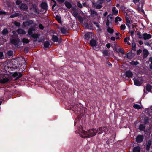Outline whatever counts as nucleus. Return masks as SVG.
Returning <instances> with one entry per match:
<instances>
[{"label": "nucleus", "mask_w": 152, "mask_h": 152, "mask_svg": "<svg viewBox=\"0 0 152 152\" xmlns=\"http://www.w3.org/2000/svg\"><path fill=\"white\" fill-rule=\"evenodd\" d=\"M103 2V0H98V3L101 4Z\"/></svg>", "instance_id": "obj_58"}, {"label": "nucleus", "mask_w": 152, "mask_h": 152, "mask_svg": "<svg viewBox=\"0 0 152 152\" xmlns=\"http://www.w3.org/2000/svg\"><path fill=\"white\" fill-rule=\"evenodd\" d=\"M34 28H31L29 29L28 31V34L29 35H32L33 33V31H34Z\"/></svg>", "instance_id": "obj_27"}, {"label": "nucleus", "mask_w": 152, "mask_h": 152, "mask_svg": "<svg viewBox=\"0 0 152 152\" xmlns=\"http://www.w3.org/2000/svg\"><path fill=\"white\" fill-rule=\"evenodd\" d=\"M130 64L132 65H136L138 64V63L137 61H132L130 62Z\"/></svg>", "instance_id": "obj_34"}, {"label": "nucleus", "mask_w": 152, "mask_h": 152, "mask_svg": "<svg viewBox=\"0 0 152 152\" xmlns=\"http://www.w3.org/2000/svg\"><path fill=\"white\" fill-rule=\"evenodd\" d=\"M125 73L126 77L128 78H132L133 75V74L132 72L130 70L126 71Z\"/></svg>", "instance_id": "obj_7"}, {"label": "nucleus", "mask_w": 152, "mask_h": 152, "mask_svg": "<svg viewBox=\"0 0 152 152\" xmlns=\"http://www.w3.org/2000/svg\"><path fill=\"white\" fill-rule=\"evenodd\" d=\"M44 47L45 48H49L50 47V43L48 41H45L44 43Z\"/></svg>", "instance_id": "obj_23"}, {"label": "nucleus", "mask_w": 152, "mask_h": 152, "mask_svg": "<svg viewBox=\"0 0 152 152\" xmlns=\"http://www.w3.org/2000/svg\"><path fill=\"white\" fill-rule=\"evenodd\" d=\"M116 8L115 7H114L112 9L113 14L115 15H116L118 12V10H116Z\"/></svg>", "instance_id": "obj_24"}, {"label": "nucleus", "mask_w": 152, "mask_h": 152, "mask_svg": "<svg viewBox=\"0 0 152 152\" xmlns=\"http://www.w3.org/2000/svg\"><path fill=\"white\" fill-rule=\"evenodd\" d=\"M144 137L142 135H138L136 138V141L138 143H140L143 140Z\"/></svg>", "instance_id": "obj_4"}, {"label": "nucleus", "mask_w": 152, "mask_h": 152, "mask_svg": "<svg viewBox=\"0 0 152 152\" xmlns=\"http://www.w3.org/2000/svg\"><path fill=\"white\" fill-rule=\"evenodd\" d=\"M31 37L34 38H37L38 37V35L37 34H34L32 35Z\"/></svg>", "instance_id": "obj_44"}, {"label": "nucleus", "mask_w": 152, "mask_h": 152, "mask_svg": "<svg viewBox=\"0 0 152 152\" xmlns=\"http://www.w3.org/2000/svg\"><path fill=\"white\" fill-rule=\"evenodd\" d=\"M136 46V44H135V43L133 42L132 43L131 48L132 50H133L134 51H135V50H136V49H135Z\"/></svg>", "instance_id": "obj_32"}, {"label": "nucleus", "mask_w": 152, "mask_h": 152, "mask_svg": "<svg viewBox=\"0 0 152 152\" xmlns=\"http://www.w3.org/2000/svg\"><path fill=\"white\" fill-rule=\"evenodd\" d=\"M152 87L148 83L146 85V86L145 87V89L146 91L148 92H151V90L152 89Z\"/></svg>", "instance_id": "obj_13"}, {"label": "nucleus", "mask_w": 152, "mask_h": 152, "mask_svg": "<svg viewBox=\"0 0 152 152\" xmlns=\"http://www.w3.org/2000/svg\"><path fill=\"white\" fill-rule=\"evenodd\" d=\"M33 22L31 20H29L27 21L23 22V24L25 27H26L27 26H29L30 24L33 23Z\"/></svg>", "instance_id": "obj_11"}, {"label": "nucleus", "mask_w": 152, "mask_h": 152, "mask_svg": "<svg viewBox=\"0 0 152 152\" xmlns=\"http://www.w3.org/2000/svg\"><path fill=\"white\" fill-rule=\"evenodd\" d=\"M142 37L145 40H146L151 38V35L150 34H148L147 33H144L142 34Z\"/></svg>", "instance_id": "obj_8"}, {"label": "nucleus", "mask_w": 152, "mask_h": 152, "mask_svg": "<svg viewBox=\"0 0 152 152\" xmlns=\"http://www.w3.org/2000/svg\"><path fill=\"white\" fill-rule=\"evenodd\" d=\"M39 27L40 29H42V30L44 28V27L43 26V25L41 24H39Z\"/></svg>", "instance_id": "obj_57"}, {"label": "nucleus", "mask_w": 152, "mask_h": 152, "mask_svg": "<svg viewBox=\"0 0 152 152\" xmlns=\"http://www.w3.org/2000/svg\"><path fill=\"white\" fill-rule=\"evenodd\" d=\"M107 64L108 65V66L110 67H111L112 66V65L111 63L110 62L107 61Z\"/></svg>", "instance_id": "obj_50"}, {"label": "nucleus", "mask_w": 152, "mask_h": 152, "mask_svg": "<svg viewBox=\"0 0 152 152\" xmlns=\"http://www.w3.org/2000/svg\"><path fill=\"white\" fill-rule=\"evenodd\" d=\"M149 118L148 117H145L144 119V123L145 124H147L149 123Z\"/></svg>", "instance_id": "obj_20"}, {"label": "nucleus", "mask_w": 152, "mask_h": 152, "mask_svg": "<svg viewBox=\"0 0 152 152\" xmlns=\"http://www.w3.org/2000/svg\"><path fill=\"white\" fill-rule=\"evenodd\" d=\"M151 144V141L149 140L148 141L147 144L146 146V150L148 151L150 149Z\"/></svg>", "instance_id": "obj_18"}, {"label": "nucleus", "mask_w": 152, "mask_h": 152, "mask_svg": "<svg viewBox=\"0 0 152 152\" xmlns=\"http://www.w3.org/2000/svg\"><path fill=\"white\" fill-rule=\"evenodd\" d=\"M133 106L134 108L136 109H139L141 108L140 106L137 104H134Z\"/></svg>", "instance_id": "obj_28"}, {"label": "nucleus", "mask_w": 152, "mask_h": 152, "mask_svg": "<svg viewBox=\"0 0 152 152\" xmlns=\"http://www.w3.org/2000/svg\"><path fill=\"white\" fill-rule=\"evenodd\" d=\"M72 14L75 17H76L77 15V13L76 12H74Z\"/></svg>", "instance_id": "obj_62"}, {"label": "nucleus", "mask_w": 152, "mask_h": 152, "mask_svg": "<svg viewBox=\"0 0 152 152\" xmlns=\"http://www.w3.org/2000/svg\"><path fill=\"white\" fill-rule=\"evenodd\" d=\"M90 11L91 12V15L92 17H96L98 15L97 13L94 10H91Z\"/></svg>", "instance_id": "obj_15"}, {"label": "nucleus", "mask_w": 152, "mask_h": 152, "mask_svg": "<svg viewBox=\"0 0 152 152\" xmlns=\"http://www.w3.org/2000/svg\"><path fill=\"white\" fill-rule=\"evenodd\" d=\"M97 43V41L94 39L91 40L90 42V43L91 46L93 47V49L96 50H99L98 48H96Z\"/></svg>", "instance_id": "obj_3"}, {"label": "nucleus", "mask_w": 152, "mask_h": 152, "mask_svg": "<svg viewBox=\"0 0 152 152\" xmlns=\"http://www.w3.org/2000/svg\"><path fill=\"white\" fill-rule=\"evenodd\" d=\"M77 5L80 8H82V5L81 3H80L79 2H77Z\"/></svg>", "instance_id": "obj_47"}, {"label": "nucleus", "mask_w": 152, "mask_h": 152, "mask_svg": "<svg viewBox=\"0 0 152 152\" xmlns=\"http://www.w3.org/2000/svg\"><path fill=\"white\" fill-rule=\"evenodd\" d=\"M110 39H111V40L113 41H114L115 40V38L113 37H111Z\"/></svg>", "instance_id": "obj_60"}, {"label": "nucleus", "mask_w": 152, "mask_h": 152, "mask_svg": "<svg viewBox=\"0 0 152 152\" xmlns=\"http://www.w3.org/2000/svg\"><path fill=\"white\" fill-rule=\"evenodd\" d=\"M143 53L144 56L147 57L149 54V53L146 49H144L143 50Z\"/></svg>", "instance_id": "obj_22"}, {"label": "nucleus", "mask_w": 152, "mask_h": 152, "mask_svg": "<svg viewBox=\"0 0 152 152\" xmlns=\"http://www.w3.org/2000/svg\"><path fill=\"white\" fill-rule=\"evenodd\" d=\"M118 51H119V52L120 53H121L122 54L124 53V50H123L121 48H120L119 49Z\"/></svg>", "instance_id": "obj_51"}, {"label": "nucleus", "mask_w": 152, "mask_h": 152, "mask_svg": "<svg viewBox=\"0 0 152 152\" xmlns=\"http://www.w3.org/2000/svg\"><path fill=\"white\" fill-rule=\"evenodd\" d=\"M106 47H107V48H109L110 47V43L107 44L106 45Z\"/></svg>", "instance_id": "obj_61"}, {"label": "nucleus", "mask_w": 152, "mask_h": 152, "mask_svg": "<svg viewBox=\"0 0 152 152\" xmlns=\"http://www.w3.org/2000/svg\"><path fill=\"white\" fill-rule=\"evenodd\" d=\"M121 19L119 17H117L115 19V23H117L118 21H121Z\"/></svg>", "instance_id": "obj_39"}, {"label": "nucleus", "mask_w": 152, "mask_h": 152, "mask_svg": "<svg viewBox=\"0 0 152 152\" xmlns=\"http://www.w3.org/2000/svg\"><path fill=\"white\" fill-rule=\"evenodd\" d=\"M18 73L17 72H14L13 74V76L14 77H18Z\"/></svg>", "instance_id": "obj_53"}, {"label": "nucleus", "mask_w": 152, "mask_h": 152, "mask_svg": "<svg viewBox=\"0 0 152 152\" xmlns=\"http://www.w3.org/2000/svg\"><path fill=\"white\" fill-rule=\"evenodd\" d=\"M141 52L142 50L140 49H139L137 51V55H139L141 53Z\"/></svg>", "instance_id": "obj_49"}, {"label": "nucleus", "mask_w": 152, "mask_h": 152, "mask_svg": "<svg viewBox=\"0 0 152 152\" xmlns=\"http://www.w3.org/2000/svg\"><path fill=\"white\" fill-rule=\"evenodd\" d=\"M138 43L140 45H142L143 44V42L141 40H139L138 42Z\"/></svg>", "instance_id": "obj_64"}, {"label": "nucleus", "mask_w": 152, "mask_h": 152, "mask_svg": "<svg viewBox=\"0 0 152 152\" xmlns=\"http://www.w3.org/2000/svg\"><path fill=\"white\" fill-rule=\"evenodd\" d=\"M145 124H140L138 127V129L141 131H145Z\"/></svg>", "instance_id": "obj_10"}, {"label": "nucleus", "mask_w": 152, "mask_h": 152, "mask_svg": "<svg viewBox=\"0 0 152 152\" xmlns=\"http://www.w3.org/2000/svg\"><path fill=\"white\" fill-rule=\"evenodd\" d=\"M20 15H21V14L19 13H15V14H14L12 15H11L10 16V18H14L15 17H17L18 16H19Z\"/></svg>", "instance_id": "obj_30"}, {"label": "nucleus", "mask_w": 152, "mask_h": 152, "mask_svg": "<svg viewBox=\"0 0 152 152\" xmlns=\"http://www.w3.org/2000/svg\"><path fill=\"white\" fill-rule=\"evenodd\" d=\"M6 12L4 11H0V15L6 14Z\"/></svg>", "instance_id": "obj_56"}, {"label": "nucleus", "mask_w": 152, "mask_h": 152, "mask_svg": "<svg viewBox=\"0 0 152 152\" xmlns=\"http://www.w3.org/2000/svg\"><path fill=\"white\" fill-rule=\"evenodd\" d=\"M22 42L23 44H24V43L27 44V43H28L29 42V41L28 39H26V38H24L23 39H22Z\"/></svg>", "instance_id": "obj_36"}, {"label": "nucleus", "mask_w": 152, "mask_h": 152, "mask_svg": "<svg viewBox=\"0 0 152 152\" xmlns=\"http://www.w3.org/2000/svg\"><path fill=\"white\" fill-rule=\"evenodd\" d=\"M142 5H141L140 6H139L137 8V10L140 12L144 13V11L142 9Z\"/></svg>", "instance_id": "obj_21"}, {"label": "nucleus", "mask_w": 152, "mask_h": 152, "mask_svg": "<svg viewBox=\"0 0 152 152\" xmlns=\"http://www.w3.org/2000/svg\"><path fill=\"white\" fill-rule=\"evenodd\" d=\"M134 81V84L135 85L137 86H140L142 83V82L139 81L138 78L136 79L135 78H133Z\"/></svg>", "instance_id": "obj_5"}, {"label": "nucleus", "mask_w": 152, "mask_h": 152, "mask_svg": "<svg viewBox=\"0 0 152 152\" xmlns=\"http://www.w3.org/2000/svg\"><path fill=\"white\" fill-rule=\"evenodd\" d=\"M21 1L20 0H17L16 2V4L18 5L21 3Z\"/></svg>", "instance_id": "obj_54"}, {"label": "nucleus", "mask_w": 152, "mask_h": 152, "mask_svg": "<svg viewBox=\"0 0 152 152\" xmlns=\"http://www.w3.org/2000/svg\"><path fill=\"white\" fill-rule=\"evenodd\" d=\"M12 39L11 40V43L14 45H17L20 42L19 39L18 35H15L12 37Z\"/></svg>", "instance_id": "obj_2"}, {"label": "nucleus", "mask_w": 152, "mask_h": 152, "mask_svg": "<svg viewBox=\"0 0 152 152\" xmlns=\"http://www.w3.org/2000/svg\"><path fill=\"white\" fill-rule=\"evenodd\" d=\"M7 54L9 56H13L14 55V53L12 51H8Z\"/></svg>", "instance_id": "obj_25"}, {"label": "nucleus", "mask_w": 152, "mask_h": 152, "mask_svg": "<svg viewBox=\"0 0 152 152\" xmlns=\"http://www.w3.org/2000/svg\"><path fill=\"white\" fill-rule=\"evenodd\" d=\"M134 54L132 52H130L127 54V57H130L134 56Z\"/></svg>", "instance_id": "obj_37"}, {"label": "nucleus", "mask_w": 152, "mask_h": 152, "mask_svg": "<svg viewBox=\"0 0 152 152\" xmlns=\"http://www.w3.org/2000/svg\"><path fill=\"white\" fill-rule=\"evenodd\" d=\"M140 148L139 146L134 147L133 148V152H140Z\"/></svg>", "instance_id": "obj_16"}, {"label": "nucleus", "mask_w": 152, "mask_h": 152, "mask_svg": "<svg viewBox=\"0 0 152 152\" xmlns=\"http://www.w3.org/2000/svg\"><path fill=\"white\" fill-rule=\"evenodd\" d=\"M111 22H110L109 21H108V20H107L106 23V25L108 27H109V24H110V23H111Z\"/></svg>", "instance_id": "obj_52"}, {"label": "nucleus", "mask_w": 152, "mask_h": 152, "mask_svg": "<svg viewBox=\"0 0 152 152\" xmlns=\"http://www.w3.org/2000/svg\"><path fill=\"white\" fill-rule=\"evenodd\" d=\"M126 28L125 24L121 25L120 26V28L121 30H124Z\"/></svg>", "instance_id": "obj_45"}, {"label": "nucleus", "mask_w": 152, "mask_h": 152, "mask_svg": "<svg viewBox=\"0 0 152 152\" xmlns=\"http://www.w3.org/2000/svg\"><path fill=\"white\" fill-rule=\"evenodd\" d=\"M52 40L54 42H58L57 44H58L61 42V39H58L56 36L53 35L52 36Z\"/></svg>", "instance_id": "obj_6"}, {"label": "nucleus", "mask_w": 152, "mask_h": 152, "mask_svg": "<svg viewBox=\"0 0 152 152\" xmlns=\"http://www.w3.org/2000/svg\"><path fill=\"white\" fill-rule=\"evenodd\" d=\"M113 15H109L107 17V20L111 22L112 20Z\"/></svg>", "instance_id": "obj_31"}, {"label": "nucleus", "mask_w": 152, "mask_h": 152, "mask_svg": "<svg viewBox=\"0 0 152 152\" xmlns=\"http://www.w3.org/2000/svg\"><path fill=\"white\" fill-rule=\"evenodd\" d=\"M31 13L35 15H37L38 14V11L37 10V9L34 7H33L31 9Z\"/></svg>", "instance_id": "obj_12"}, {"label": "nucleus", "mask_w": 152, "mask_h": 152, "mask_svg": "<svg viewBox=\"0 0 152 152\" xmlns=\"http://www.w3.org/2000/svg\"><path fill=\"white\" fill-rule=\"evenodd\" d=\"M22 76V74L20 73H19V74H18V77H17V79H19Z\"/></svg>", "instance_id": "obj_46"}, {"label": "nucleus", "mask_w": 152, "mask_h": 152, "mask_svg": "<svg viewBox=\"0 0 152 152\" xmlns=\"http://www.w3.org/2000/svg\"><path fill=\"white\" fill-rule=\"evenodd\" d=\"M20 8L21 10L23 11H26L28 9L27 5L25 4H22L20 6Z\"/></svg>", "instance_id": "obj_9"}, {"label": "nucleus", "mask_w": 152, "mask_h": 152, "mask_svg": "<svg viewBox=\"0 0 152 152\" xmlns=\"http://www.w3.org/2000/svg\"><path fill=\"white\" fill-rule=\"evenodd\" d=\"M107 30L108 32L110 34L113 33L114 32V30L113 29L109 27H108Z\"/></svg>", "instance_id": "obj_33"}, {"label": "nucleus", "mask_w": 152, "mask_h": 152, "mask_svg": "<svg viewBox=\"0 0 152 152\" xmlns=\"http://www.w3.org/2000/svg\"><path fill=\"white\" fill-rule=\"evenodd\" d=\"M126 25L129 28L130 27V21L127 18H126Z\"/></svg>", "instance_id": "obj_38"}, {"label": "nucleus", "mask_w": 152, "mask_h": 152, "mask_svg": "<svg viewBox=\"0 0 152 152\" xmlns=\"http://www.w3.org/2000/svg\"><path fill=\"white\" fill-rule=\"evenodd\" d=\"M9 81V79L7 78H4L0 79V82L2 83H4Z\"/></svg>", "instance_id": "obj_14"}, {"label": "nucleus", "mask_w": 152, "mask_h": 152, "mask_svg": "<svg viewBox=\"0 0 152 152\" xmlns=\"http://www.w3.org/2000/svg\"><path fill=\"white\" fill-rule=\"evenodd\" d=\"M59 3H63L64 2L65 0H57Z\"/></svg>", "instance_id": "obj_59"}, {"label": "nucleus", "mask_w": 152, "mask_h": 152, "mask_svg": "<svg viewBox=\"0 0 152 152\" xmlns=\"http://www.w3.org/2000/svg\"><path fill=\"white\" fill-rule=\"evenodd\" d=\"M108 129L107 126H104L103 127H100L98 129L93 128L87 131L82 130L83 135H81V137L83 138H89L91 136H94L96 135H99L103 132H107Z\"/></svg>", "instance_id": "obj_1"}, {"label": "nucleus", "mask_w": 152, "mask_h": 152, "mask_svg": "<svg viewBox=\"0 0 152 152\" xmlns=\"http://www.w3.org/2000/svg\"><path fill=\"white\" fill-rule=\"evenodd\" d=\"M65 6L68 8H70L72 6L70 3L68 2H65L64 3Z\"/></svg>", "instance_id": "obj_26"}, {"label": "nucleus", "mask_w": 152, "mask_h": 152, "mask_svg": "<svg viewBox=\"0 0 152 152\" xmlns=\"http://www.w3.org/2000/svg\"><path fill=\"white\" fill-rule=\"evenodd\" d=\"M3 56V53L0 52V57H2Z\"/></svg>", "instance_id": "obj_63"}, {"label": "nucleus", "mask_w": 152, "mask_h": 152, "mask_svg": "<svg viewBox=\"0 0 152 152\" xmlns=\"http://www.w3.org/2000/svg\"><path fill=\"white\" fill-rule=\"evenodd\" d=\"M129 37L125 38L124 40V41L125 42H127L128 40L129 39Z\"/></svg>", "instance_id": "obj_48"}, {"label": "nucleus", "mask_w": 152, "mask_h": 152, "mask_svg": "<svg viewBox=\"0 0 152 152\" xmlns=\"http://www.w3.org/2000/svg\"><path fill=\"white\" fill-rule=\"evenodd\" d=\"M2 33L4 35H6L7 34L8 31L7 29H4Z\"/></svg>", "instance_id": "obj_43"}, {"label": "nucleus", "mask_w": 152, "mask_h": 152, "mask_svg": "<svg viewBox=\"0 0 152 152\" xmlns=\"http://www.w3.org/2000/svg\"><path fill=\"white\" fill-rule=\"evenodd\" d=\"M41 7L42 8L46 10L47 9V5L45 3H42L41 4Z\"/></svg>", "instance_id": "obj_19"}, {"label": "nucleus", "mask_w": 152, "mask_h": 152, "mask_svg": "<svg viewBox=\"0 0 152 152\" xmlns=\"http://www.w3.org/2000/svg\"><path fill=\"white\" fill-rule=\"evenodd\" d=\"M56 19L57 20L59 23L61 22L60 17L58 16H56Z\"/></svg>", "instance_id": "obj_41"}, {"label": "nucleus", "mask_w": 152, "mask_h": 152, "mask_svg": "<svg viewBox=\"0 0 152 152\" xmlns=\"http://www.w3.org/2000/svg\"><path fill=\"white\" fill-rule=\"evenodd\" d=\"M103 53L104 55V56H107L108 53L107 50H105L103 51Z\"/></svg>", "instance_id": "obj_42"}, {"label": "nucleus", "mask_w": 152, "mask_h": 152, "mask_svg": "<svg viewBox=\"0 0 152 152\" xmlns=\"http://www.w3.org/2000/svg\"><path fill=\"white\" fill-rule=\"evenodd\" d=\"M17 32L18 34H24L26 33L24 30L21 28L19 29L18 30Z\"/></svg>", "instance_id": "obj_17"}, {"label": "nucleus", "mask_w": 152, "mask_h": 152, "mask_svg": "<svg viewBox=\"0 0 152 152\" xmlns=\"http://www.w3.org/2000/svg\"><path fill=\"white\" fill-rule=\"evenodd\" d=\"M94 7L97 9H99L102 7V6L100 4H94Z\"/></svg>", "instance_id": "obj_29"}, {"label": "nucleus", "mask_w": 152, "mask_h": 152, "mask_svg": "<svg viewBox=\"0 0 152 152\" xmlns=\"http://www.w3.org/2000/svg\"><path fill=\"white\" fill-rule=\"evenodd\" d=\"M53 1L54 2V4L52 6V9H53L54 7H55V6L56 5V1L54 0H51Z\"/></svg>", "instance_id": "obj_55"}, {"label": "nucleus", "mask_w": 152, "mask_h": 152, "mask_svg": "<svg viewBox=\"0 0 152 152\" xmlns=\"http://www.w3.org/2000/svg\"><path fill=\"white\" fill-rule=\"evenodd\" d=\"M59 29L61 31L62 33L63 34H65L66 32V30L63 28H59Z\"/></svg>", "instance_id": "obj_35"}, {"label": "nucleus", "mask_w": 152, "mask_h": 152, "mask_svg": "<svg viewBox=\"0 0 152 152\" xmlns=\"http://www.w3.org/2000/svg\"><path fill=\"white\" fill-rule=\"evenodd\" d=\"M13 23L15 25L18 27L20 26V23L17 22L16 21L14 22Z\"/></svg>", "instance_id": "obj_40"}]
</instances>
